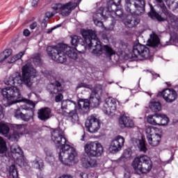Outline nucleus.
Wrapping results in <instances>:
<instances>
[{"instance_id":"obj_19","label":"nucleus","mask_w":178,"mask_h":178,"mask_svg":"<svg viewBox=\"0 0 178 178\" xmlns=\"http://www.w3.org/2000/svg\"><path fill=\"white\" fill-rule=\"evenodd\" d=\"M118 125L120 129L134 127V122L130 117L126 114L122 115L118 120Z\"/></svg>"},{"instance_id":"obj_47","label":"nucleus","mask_w":178,"mask_h":178,"mask_svg":"<svg viewBox=\"0 0 178 178\" xmlns=\"http://www.w3.org/2000/svg\"><path fill=\"white\" fill-rule=\"evenodd\" d=\"M24 35H25V37H29V35H30V31L29 29H25L24 31Z\"/></svg>"},{"instance_id":"obj_46","label":"nucleus","mask_w":178,"mask_h":178,"mask_svg":"<svg viewBox=\"0 0 178 178\" xmlns=\"http://www.w3.org/2000/svg\"><path fill=\"white\" fill-rule=\"evenodd\" d=\"M80 177L81 178H88V175L86 172H81Z\"/></svg>"},{"instance_id":"obj_40","label":"nucleus","mask_w":178,"mask_h":178,"mask_svg":"<svg viewBox=\"0 0 178 178\" xmlns=\"http://www.w3.org/2000/svg\"><path fill=\"white\" fill-rule=\"evenodd\" d=\"M80 40H81V38L77 36V35H74L71 37V44L74 47H77L79 42H80Z\"/></svg>"},{"instance_id":"obj_28","label":"nucleus","mask_w":178,"mask_h":178,"mask_svg":"<svg viewBox=\"0 0 178 178\" xmlns=\"http://www.w3.org/2000/svg\"><path fill=\"white\" fill-rule=\"evenodd\" d=\"M149 108L152 112H159L162 111V104L159 102L152 101L149 104Z\"/></svg>"},{"instance_id":"obj_33","label":"nucleus","mask_w":178,"mask_h":178,"mask_svg":"<svg viewBox=\"0 0 178 178\" xmlns=\"http://www.w3.org/2000/svg\"><path fill=\"white\" fill-rule=\"evenodd\" d=\"M136 143L138 148L140 149V151H142L143 152H147V146H145V140L143 139H136Z\"/></svg>"},{"instance_id":"obj_2","label":"nucleus","mask_w":178,"mask_h":178,"mask_svg":"<svg viewBox=\"0 0 178 178\" xmlns=\"http://www.w3.org/2000/svg\"><path fill=\"white\" fill-rule=\"evenodd\" d=\"M51 141L60 147L59 159L61 163L65 165V166H70L74 162L76 156H77L76 149L70 145L69 141L66 140V138L59 129H55L51 133Z\"/></svg>"},{"instance_id":"obj_48","label":"nucleus","mask_w":178,"mask_h":178,"mask_svg":"<svg viewBox=\"0 0 178 178\" xmlns=\"http://www.w3.org/2000/svg\"><path fill=\"white\" fill-rule=\"evenodd\" d=\"M35 27H37V22H33L30 25V29H31V30H34Z\"/></svg>"},{"instance_id":"obj_39","label":"nucleus","mask_w":178,"mask_h":178,"mask_svg":"<svg viewBox=\"0 0 178 178\" xmlns=\"http://www.w3.org/2000/svg\"><path fill=\"white\" fill-rule=\"evenodd\" d=\"M131 158V150L125 149L122 155V159L123 161H129Z\"/></svg>"},{"instance_id":"obj_3","label":"nucleus","mask_w":178,"mask_h":178,"mask_svg":"<svg viewBox=\"0 0 178 178\" xmlns=\"http://www.w3.org/2000/svg\"><path fill=\"white\" fill-rule=\"evenodd\" d=\"M98 91H102V86L97 85L95 89L92 92L89 102L88 100H79L78 106L75 103H72L69 106L67 105L66 102L63 101L61 103V109L63 111L66 110L65 113L69 114V117L71 119L72 123H77L79 122V115H77V111L80 109H85L90 106V104L94 108H97L99 105V97H98Z\"/></svg>"},{"instance_id":"obj_4","label":"nucleus","mask_w":178,"mask_h":178,"mask_svg":"<svg viewBox=\"0 0 178 178\" xmlns=\"http://www.w3.org/2000/svg\"><path fill=\"white\" fill-rule=\"evenodd\" d=\"M88 48L92 49V54L95 56H99L102 54H105L107 56H112L114 55L115 51L108 45L102 46L101 41L98 40L97 33L92 30L83 29L81 31Z\"/></svg>"},{"instance_id":"obj_1","label":"nucleus","mask_w":178,"mask_h":178,"mask_svg":"<svg viewBox=\"0 0 178 178\" xmlns=\"http://www.w3.org/2000/svg\"><path fill=\"white\" fill-rule=\"evenodd\" d=\"M22 77L20 73L16 72L10 75L4 81L6 86H14L11 88H6L2 89L1 94L8 101H12L13 104L16 102H22V93L20 90L17 88L22 86L23 83L27 87L30 88L33 86V79L37 77V70L33 67L30 63H27L22 67Z\"/></svg>"},{"instance_id":"obj_22","label":"nucleus","mask_w":178,"mask_h":178,"mask_svg":"<svg viewBox=\"0 0 178 178\" xmlns=\"http://www.w3.org/2000/svg\"><path fill=\"white\" fill-rule=\"evenodd\" d=\"M122 0H109V1L107 3V7L103 8L101 7L97 12L105 10L106 12L108 10L109 12H112L113 9H116L119 5H120V2Z\"/></svg>"},{"instance_id":"obj_16","label":"nucleus","mask_w":178,"mask_h":178,"mask_svg":"<svg viewBox=\"0 0 178 178\" xmlns=\"http://www.w3.org/2000/svg\"><path fill=\"white\" fill-rule=\"evenodd\" d=\"M124 145V138L122 136H118L111 142L109 149L112 152H118V151L122 149V147H123Z\"/></svg>"},{"instance_id":"obj_38","label":"nucleus","mask_w":178,"mask_h":178,"mask_svg":"<svg viewBox=\"0 0 178 178\" xmlns=\"http://www.w3.org/2000/svg\"><path fill=\"white\" fill-rule=\"evenodd\" d=\"M51 86L54 87V91H51V94H56L57 92H59V87H60V83L58 81H55L54 82L51 83Z\"/></svg>"},{"instance_id":"obj_36","label":"nucleus","mask_w":178,"mask_h":178,"mask_svg":"<svg viewBox=\"0 0 178 178\" xmlns=\"http://www.w3.org/2000/svg\"><path fill=\"white\" fill-rule=\"evenodd\" d=\"M165 3L168 8L176 9L178 8V0H165Z\"/></svg>"},{"instance_id":"obj_43","label":"nucleus","mask_w":178,"mask_h":178,"mask_svg":"<svg viewBox=\"0 0 178 178\" xmlns=\"http://www.w3.org/2000/svg\"><path fill=\"white\" fill-rule=\"evenodd\" d=\"M93 21L94 24H95V26H97V27H102L104 26V23L98 20L97 19L94 18Z\"/></svg>"},{"instance_id":"obj_13","label":"nucleus","mask_w":178,"mask_h":178,"mask_svg":"<svg viewBox=\"0 0 178 178\" xmlns=\"http://www.w3.org/2000/svg\"><path fill=\"white\" fill-rule=\"evenodd\" d=\"M118 101L114 98H108L103 104L102 111L106 115L108 116H113V113L116 112V107L118 106Z\"/></svg>"},{"instance_id":"obj_57","label":"nucleus","mask_w":178,"mask_h":178,"mask_svg":"<svg viewBox=\"0 0 178 178\" xmlns=\"http://www.w3.org/2000/svg\"><path fill=\"white\" fill-rule=\"evenodd\" d=\"M50 79H52V76L50 75Z\"/></svg>"},{"instance_id":"obj_56","label":"nucleus","mask_w":178,"mask_h":178,"mask_svg":"<svg viewBox=\"0 0 178 178\" xmlns=\"http://www.w3.org/2000/svg\"><path fill=\"white\" fill-rule=\"evenodd\" d=\"M108 30H113V28H112V29H108Z\"/></svg>"},{"instance_id":"obj_27","label":"nucleus","mask_w":178,"mask_h":178,"mask_svg":"<svg viewBox=\"0 0 178 178\" xmlns=\"http://www.w3.org/2000/svg\"><path fill=\"white\" fill-rule=\"evenodd\" d=\"M22 109L24 111H30L31 108L28 106L27 104H23L20 106V108L14 111V116L16 119H22V116L23 115V113L20 112V110Z\"/></svg>"},{"instance_id":"obj_55","label":"nucleus","mask_w":178,"mask_h":178,"mask_svg":"<svg viewBox=\"0 0 178 178\" xmlns=\"http://www.w3.org/2000/svg\"><path fill=\"white\" fill-rule=\"evenodd\" d=\"M44 24L45 27H47V23L44 22Z\"/></svg>"},{"instance_id":"obj_14","label":"nucleus","mask_w":178,"mask_h":178,"mask_svg":"<svg viewBox=\"0 0 178 178\" xmlns=\"http://www.w3.org/2000/svg\"><path fill=\"white\" fill-rule=\"evenodd\" d=\"M159 97H163L165 102L172 104L177 99V92L174 89L166 88L158 93Z\"/></svg>"},{"instance_id":"obj_51","label":"nucleus","mask_w":178,"mask_h":178,"mask_svg":"<svg viewBox=\"0 0 178 178\" xmlns=\"http://www.w3.org/2000/svg\"><path fill=\"white\" fill-rule=\"evenodd\" d=\"M127 174H124V178H130V174L128 173V176L126 177Z\"/></svg>"},{"instance_id":"obj_9","label":"nucleus","mask_w":178,"mask_h":178,"mask_svg":"<svg viewBox=\"0 0 178 178\" xmlns=\"http://www.w3.org/2000/svg\"><path fill=\"white\" fill-rule=\"evenodd\" d=\"M76 3L70 1L65 4L57 3L52 6V9L60 13L63 16H69L72 10H74L81 0H76Z\"/></svg>"},{"instance_id":"obj_34","label":"nucleus","mask_w":178,"mask_h":178,"mask_svg":"<svg viewBox=\"0 0 178 178\" xmlns=\"http://www.w3.org/2000/svg\"><path fill=\"white\" fill-rule=\"evenodd\" d=\"M25 54H26L25 51L19 52L18 54H16L13 57H11L8 60V63H15V62H16V60H19V59H22V58L23 57V56Z\"/></svg>"},{"instance_id":"obj_18","label":"nucleus","mask_w":178,"mask_h":178,"mask_svg":"<svg viewBox=\"0 0 178 178\" xmlns=\"http://www.w3.org/2000/svg\"><path fill=\"white\" fill-rule=\"evenodd\" d=\"M20 99L21 101H23V102H25V104H26L28 106H31L30 107L31 109L28 110L31 111V115L22 113V115L21 117L22 120H24V122H29V120H31V119H33V115H34V111H33V109L35 108V104L33 101L29 100L27 99L21 98Z\"/></svg>"},{"instance_id":"obj_54","label":"nucleus","mask_w":178,"mask_h":178,"mask_svg":"<svg viewBox=\"0 0 178 178\" xmlns=\"http://www.w3.org/2000/svg\"><path fill=\"white\" fill-rule=\"evenodd\" d=\"M161 8L162 9H165V4H162Z\"/></svg>"},{"instance_id":"obj_41","label":"nucleus","mask_w":178,"mask_h":178,"mask_svg":"<svg viewBox=\"0 0 178 178\" xmlns=\"http://www.w3.org/2000/svg\"><path fill=\"white\" fill-rule=\"evenodd\" d=\"M32 59L36 66H40V65H41V58L40 57V54H35L32 57Z\"/></svg>"},{"instance_id":"obj_15","label":"nucleus","mask_w":178,"mask_h":178,"mask_svg":"<svg viewBox=\"0 0 178 178\" xmlns=\"http://www.w3.org/2000/svg\"><path fill=\"white\" fill-rule=\"evenodd\" d=\"M86 127H87L89 133H97L101 125L99 124V120L95 118L94 115H90L88 118L86 122Z\"/></svg>"},{"instance_id":"obj_42","label":"nucleus","mask_w":178,"mask_h":178,"mask_svg":"<svg viewBox=\"0 0 178 178\" xmlns=\"http://www.w3.org/2000/svg\"><path fill=\"white\" fill-rule=\"evenodd\" d=\"M89 88V90H92V86L91 85H88L84 83H81L76 86V88Z\"/></svg>"},{"instance_id":"obj_10","label":"nucleus","mask_w":178,"mask_h":178,"mask_svg":"<svg viewBox=\"0 0 178 178\" xmlns=\"http://www.w3.org/2000/svg\"><path fill=\"white\" fill-rule=\"evenodd\" d=\"M132 58L136 60H144L149 58V49L140 43L134 44L132 49Z\"/></svg>"},{"instance_id":"obj_52","label":"nucleus","mask_w":178,"mask_h":178,"mask_svg":"<svg viewBox=\"0 0 178 178\" xmlns=\"http://www.w3.org/2000/svg\"><path fill=\"white\" fill-rule=\"evenodd\" d=\"M156 2L159 3H162L163 1L162 0H156Z\"/></svg>"},{"instance_id":"obj_7","label":"nucleus","mask_w":178,"mask_h":178,"mask_svg":"<svg viewBox=\"0 0 178 178\" xmlns=\"http://www.w3.org/2000/svg\"><path fill=\"white\" fill-rule=\"evenodd\" d=\"M131 166L138 175L149 173L152 169V161L147 155H140L135 158L131 163Z\"/></svg>"},{"instance_id":"obj_6","label":"nucleus","mask_w":178,"mask_h":178,"mask_svg":"<svg viewBox=\"0 0 178 178\" xmlns=\"http://www.w3.org/2000/svg\"><path fill=\"white\" fill-rule=\"evenodd\" d=\"M47 52L49 56H50L53 60L58 62V63H65L67 60L66 55H67L68 58L74 60L77 59L76 49L70 47L67 44H62L60 47L49 46L47 49Z\"/></svg>"},{"instance_id":"obj_26","label":"nucleus","mask_w":178,"mask_h":178,"mask_svg":"<svg viewBox=\"0 0 178 178\" xmlns=\"http://www.w3.org/2000/svg\"><path fill=\"white\" fill-rule=\"evenodd\" d=\"M159 38L158 37V35L155 33H152L150 35V40H148V44L149 47H157V45H159Z\"/></svg>"},{"instance_id":"obj_25","label":"nucleus","mask_w":178,"mask_h":178,"mask_svg":"<svg viewBox=\"0 0 178 178\" xmlns=\"http://www.w3.org/2000/svg\"><path fill=\"white\" fill-rule=\"evenodd\" d=\"M123 23L127 27L132 29V27H136L140 23V19L131 17L130 19H124Z\"/></svg>"},{"instance_id":"obj_11","label":"nucleus","mask_w":178,"mask_h":178,"mask_svg":"<svg viewBox=\"0 0 178 178\" xmlns=\"http://www.w3.org/2000/svg\"><path fill=\"white\" fill-rule=\"evenodd\" d=\"M11 152L13 153L12 156L13 159L16 161V163L19 166H27L29 162H27V159L24 158L23 150H22L19 145L17 144L13 145L11 146Z\"/></svg>"},{"instance_id":"obj_30","label":"nucleus","mask_w":178,"mask_h":178,"mask_svg":"<svg viewBox=\"0 0 178 178\" xmlns=\"http://www.w3.org/2000/svg\"><path fill=\"white\" fill-rule=\"evenodd\" d=\"M148 16L151 17V19H156L159 22H164V20H166V19L162 17V16L159 15L154 9H152L151 12L148 13Z\"/></svg>"},{"instance_id":"obj_37","label":"nucleus","mask_w":178,"mask_h":178,"mask_svg":"<svg viewBox=\"0 0 178 178\" xmlns=\"http://www.w3.org/2000/svg\"><path fill=\"white\" fill-rule=\"evenodd\" d=\"M8 150L6 147V142L3 140V138L0 136V154H5Z\"/></svg>"},{"instance_id":"obj_45","label":"nucleus","mask_w":178,"mask_h":178,"mask_svg":"<svg viewBox=\"0 0 178 178\" xmlns=\"http://www.w3.org/2000/svg\"><path fill=\"white\" fill-rule=\"evenodd\" d=\"M58 178H73V176L70 175L63 174L61 176L58 177Z\"/></svg>"},{"instance_id":"obj_24","label":"nucleus","mask_w":178,"mask_h":178,"mask_svg":"<svg viewBox=\"0 0 178 178\" xmlns=\"http://www.w3.org/2000/svg\"><path fill=\"white\" fill-rule=\"evenodd\" d=\"M161 140H162V135L158 133H155V134L153 136L147 139V141L149 145H152V147H158Z\"/></svg>"},{"instance_id":"obj_35","label":"nucleus","mask_w":178,"mask_h":178,"mask_svg":"<svg viewBox=\"0 0 178 178\" xmlns=\"http://www.w3.org/2000/svg\"><path fill=\"white\" fill-rule=\"evenodd\" d=\"M33 165L36 169H39V170H42V168H44V162L41 159H37L35 161H33Z\"/></svg>"},{"instance_id":"obj_21","label":"nucleus","mask_w":178,"mask_h":178,"mask_svg":"<svg viewBox=\"0 0 178 178\" xmlns=\"http://www.w3.org/2000/svg\"><path fill=\"white\" fill-rule=\"evenodd\" d=\"M38 118L42 122H47L51 118V109L48 107L39 109L38 111Z\"/></svg>"},{"instance_id":"obj_8","label":"nucleus","mask_w":178,"mask_h":178,"mask_svg":"<svg viewBox=\"0 0 178 178\" xmlns=\"http://www.w3.org/2000/svg\"><path fill=\"white\" fill-rule=\"evenodd\" d=\"M145 6V0H125V10L129 16L143 15Z\"/></svg>"},{"instance_id":"obj_12","label":"nucleus","mask_w":178,"mask_h":178,"mask_svg":"<svg viewBox=\"0 0 178 178\" xmlns=\"http://www.w3.org/2000/svg\"><path fill=\"white\" fill-rule=\"evenodd\" d=\"M147 122L153 126H166L169 123V118L165 114L155 113L147 117Z\"/></svg>"},{"instance_id":"obj_44","label":"nucleus","mask_w":178,"mask_h":178,"mask_svg":"<svg viewBox=\"0 0 178 178\" xmlns=\"http://www.w3.org/2000/svg\"><path fill=\"white\" fill-rule=\"evenodd\" d=\"M63 99V95L59 93L58 95L55 97L56 102H60Z\"/></svg>"},{"instance_id":"obj_49","label":"nucleus","mask_w":178,"mask_h":178,"mask_svg":"<svg viewBox=\"0 0 178 178\" xmlns=\"http://www.w3.org/2000/svg\"><path fill=\"white\" fill-rule=\"evenodd\" d=\"M40 0H33V1H32V6H37V5H38V1H39Z\"/></svg>"},{"instance_id":"obj_20","label":"nucleus","mask_w":178,"mask_h":178,"mask_svg":"<svg viewBox=\"0 0 178 178\" xmlns=\"http://www.w3.org/2000/svg\"><path fill=\"white\" fill-rule=\"evenodd\" d=\"M4 115L2 111V107L0 106V120L3 119ZM10 129L9 128V124L3 121L0 122V134L3 136H7L9 134Z\"/></svg>"},{"instance_id":"obj_31","label":"nucleus","mask_w":178,"mask_h":178,"mask_svg":"<svg viewBox=\"0 0 178 178\" xmlns=\"http://www.w3.org/2000/svg\"><path fill=\"white\" fill-rule=\"evenodd\" d=\"M8 172L12 178H18L19 177V172H17V168H16V165L14 164L11 165L8 168Z\"/></svg>"},{"instance_id":"obj_23","label":"nucleus","mask_w":178,"mask_h":178,"mask_svg":"<svg viewBox=\"0 0 178 178\" xmlns=\"http://www.w3.org/2000/svg\"><path fill=\"white\" fill-rule=\"evenodd\" d=\"M23 134H26V125L19 124L17 126V131L13 132L11 137L15 140H19L20 136H23Z\"/></svg>"},{"instance_id":"obj_17","label":"nucleus","mask_w":178,"mask_h":178,"mask_svg":"<svg viewBox=\"0 0 178 178\" xmlns=\"http://www.w3.org/2000/svg\"><path fill=\"white\" fill-rule=\"evenodd\" d=\"M112 9H113L112 11L102 10V11L97 12V15H99V16H101V17H103V19H108L109 16H113V15H115L116 17H120V18L123 17V9L122 8L116 9L113 8H112ZM115 9H116L115 11Z\"/></svg>"},{"instance_id":"obj_32","label":"nucleus","mask_w":178,"mask_h":178,"mask_svg":"<svg viewBox=\"0 0 178 178\" xmlns=\"http://www.w3.org/2000/svg\"><path fill=\"white\" fill-rule=\"evenodd\" d=\"M12 55V49H8L4 50L3 52L0 54V63L1 62H3L5 59H8Z\"/></svg>"},{"instance_id":"obj_50","label":"nucleus","mask_w":178,"mask_h":178,"mask_svg":"<svg viewBox=\"0 0 178 178\" xmlns=\"http://www.w3.org/2000/svg\"><path fill=\"white\" fill-rule=\"evenodd\" d=\"M152 74L154 79H158V77H161V76L159 75V74H156V73H155V72L152 73Z\"/></svg>"},{"instance_id":"obj_58","label":"nucleus","mask_w":178,"mask_h":178,"mask_svg":"<svg viewBox=\"0 0 178 178\" xmlns=\"http://www.w3.org/2000/svg\"><path fill=\"white\" fill-rule=\"evenodd\" d=\"M48 79H49V76H47Z\"/></svg>"},{"instance_id":"obj_53","label":"nucleus","mask_w":178,"mask_h":178,"mask_svg":"<svg viewBox=\"0 0 178 178\" xmlns=\"http://www.w3.org/2000/svg\"><path fill=\"white\" fill-rule=\"evenodd\" d=\"M84 137H85V135H83L82 138H81V141H84Z\"/></svg>"},{"instance_id":"obj_29","label":"nucleus","mask_w":178,"mask_h":178,"mask_svg":"<svg viewBox=\"0 0 178 178\" xmlns=\"http://www.w3.org/2000/svg\"><path fill=\"white\" fill-rule=\"evenodd\" d=\"M159 131V129L149 126L146 128V137L147 140L153 137V136H155V133H158Z\"/></svg>"},{"instance_id":"obj_5","label":"nucleus","mask_w":178,"mask_h":178,"mask_svg":"<svg viewBox=\"0 0 178 178\" xmlns=\"http://www.w3.org/2000/svg\"><path fill=\"white\" fill-rule=\"evenodd\" d=\"M84 152L86 155L81 159V163L83 168H95L97 160L91 158H98L104 154V146L98 141L89 142L84 146Z\"/></svg>"}]
</instances>
